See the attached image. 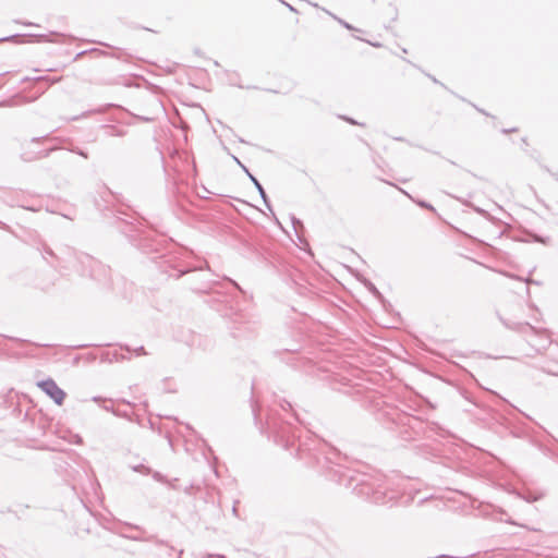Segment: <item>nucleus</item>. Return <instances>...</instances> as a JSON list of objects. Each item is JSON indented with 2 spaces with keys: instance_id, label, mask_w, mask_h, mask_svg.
I'll use <instances>...</instances> for the list:
<instances>
[{
  "instance_id": "nucleus-1",
  "label": "nucleus",
  "mask_w": 558,
  "mask_h": 558,
  "mask_svg": "<svg viewBox=\"0 0 558 558\" xmlns=\"http://www.w3.org/2000/svg\"><path fill=\"white\" fill-rule=\"evenodd\" d=\"M38 387L45 391L58 405H62L65 399V392L52 379L38 383Z\"/></svg>"
}]
</instances>
